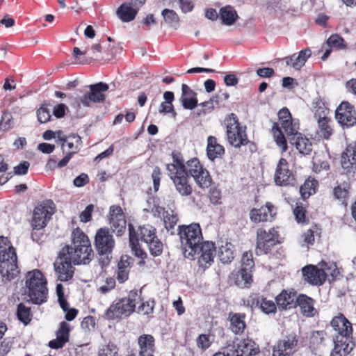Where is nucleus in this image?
I'll list each match as a JSON object with an SVG mask.
<instances>
[{"instance_id": "obj_1", "label": "nucleus", "mask_w": 356, "mask_h": 356, "mask_svg": "<svg viewBox=\"0 0 356 356\" xmlns=\"http://www.w3.org/2000/svg\"><path fill=\"white\" fill-rule=\"evenodd\" d=\"M172 162L167 164L166 170L177 192L181 196H189L193 193L190 177L184 164V160L179 152L172 153Z\"/></svg>"}, {"instance_id": "obj_2", "label": "nucleus", "mask_w": 356, "mask_h": 356, "mask_svg": "<svg viewBox=\"0 0 356 356\" xmlns=\"http://www.w3.org/2000/svg\"><path fill=\"white\" fill-rule=\"evenodd\" d=\"M16 249L8 237L0 236V274L3 280L11 281L20 273Z\"/></svg>"}, {"instance_id": "obj_3", "label": "nucleus", "mask_w": 356, "mask_h": 356, "mask_svg": "<svg viewBox=\"0 0 356 356\" xmlns=\"http://www.w3.org/2000/svg\"><path fill=\"white\" fill-rule=\"evenodd\" d=\"M279 122H274L272 126V134L277 145L284 152L288 149L286 138L282 131V129L287 135L291 138L297 134L299 130V123L294 121L289 108L284 107L278 112Z\"/></svg>"}, {"instance_id": "obj_4", "label": "nucleus", "mask_w": 356, "mask_h": 356, "mask_svg": "<svg viewBox=\"0 0 356 356\" xmlns=\"http://www.w3.org/2000/svg\"><path fill=\"white\" fill-rule=\"evenodd\" d=\"M71 238L72 245L67 246L70 248L74 264H89L94 257V252L88 236L79 227H76L73 229Z\"/></svg>"}, {"instance_id": "obj_5", "label": "nucleus", "mask_w": 356, "mask_h": 356, "mask_svg": "<svg viewBox=\"0 0 356 356\" xmlns=\"http://www.w3.org/2000/svg\"><path fill=\"white\" fill-rule=\"evenodd\" d=\"M25 286L27 295L33 304L42 305L47 301V281L40 270L34 269L26 273Z\"/></svg>"}, {"instance_id": "obj_6", "label": "nucleus", "mask_w": 356, "mask_h": 356, "mask_svg": "<svg viewBox=\"0 0 356 356\" xmlns=\"http://www.w3.org/2000/svg\"><path fill=\"white\" fill-rule=\"evenodd\" d=\"M138 300H142L137 290H131L127 296L120 298L111 303L104 314L108 321L122 320L129 317L135 312Z\"/></svg>"}, {"instance_id": "obj_7", "label": "nucleus", "mask_w": 356, "mask_h": 356, "mask_svg": "<svg viewBox=\"0 0 356 356\" xmlns=\"http://www.w3.org/2000/svg\"><path fill=\"white\" fill-rule=\"evenodd\" d=\"M95 249L99 255V262L102 268L109 264L115 241L110 229L101 227L97 229L94 240Z\"/></svg>"}, {"instance_id": "obj_8", "label": "nucleus", "mask_w": 356, "mask_h": 356, "mask_svg": "<svg viewBox=\"0 0 356 356\" xmlns=\"http://www.w3.org/2000/svg\"><path fill=\"white\" fill-rule=\"evenodd\" d=\"M184 257L203 241L202 229L198 223L179 225L177 229Z\"/></svg>"}, {"instance_id": "obj_9", "label": "nucleus", "mask_w": 356, "mask_h": 356, "mask_svg": "<svg viewBox=\"0 0 356 356\" xmlns=\"http://www.w3.org/2000/svg\"><path fill=\"white\" fill-rule=\"evenodd\" d=\"M74 260L70 254V248L64 246L58 252L54 262V268L58 280L67 282L71 280L74 274Z\"/></svg>"}, {"instance_id": "obj_10", "label": "nucleus", "mask_w": 356, "mask_h": 356, "mask_svg": "<svg viewBox=\"0 0 356 356\" xmlns=\"http://www.w3.org/2000/svg\"><path fill=\"white\" fill-rule=\"evenodd\" d=\"M226 135L228 143L235 148H240L246 141V127L242 126L237 115L229 114L225 120Z\"/></svg>"}, {"instance_id": "obj_11", "label": "nucleus", "mask_w": 356, "mask_h": 356, "mask_svg": "<svg viewBox=\"0 0 356 356\" xmlns=\"http://www.w3.org/2000/svg\"><path fill=\"white\" fill-rule=\"evenodd\" d=\"M216 254V248L215 243L211 241H202L197 245V248L193 249L191 254L189 252L186 254L185 257L194 259L197 255L199 268L205 270L213 263Z\"/></svg>"}, {"instance_id": "obj_12", "label": "nucleus", "mask_w": 356, "mask_h": 356, "mask_svg": "<svg viewBox=\"0 0 356 356\" xmlns=\"http://www.w3.org/2000/svg\"><path fill=\"white\" fill-rule=\"evenodd\" d=\"M300 337L291 332L279 339L272 348V356H293L299 349Z\"/></svg>"}, {"instance_id": "obj_13", "label": "nucleus", "mask_w": 356, "mask_h": 356, "mask_svg": "<svg viewBox=\"0 0 356 356\" xmlns=\"http://www.w3.org/2000/svg\"><path fill=\"white\" fill-rule=\"evenodd\" d=\"M273 180L276 186L281 187L293 186L296 184V174L290 168L289 163L284 158H280L277 163Z\"/></svg>"}, {"instance_id": "obj_14", "label": "nucleus", "mask_w": 356, "mask_h": 356, "mask_svg": "<svg viewBox=\"0 0 356 356\" xmlns=\"http://www.w3.org/2000/svg\"><path fill=\"white\" fill-rule=\"evenodd\" d=\"M55 207L50 200L39 202L35 207L31 219V226L44 228L54 213Z\"/></svg>"}, {"instance_id": "obj_15", "label": "nucleus", "mask_w": 356, "mask_h": 356, "mask_svg": "<svg viewBox=\"0 0 356 356\" xmlns=\"http://www.w3.org/2000/svg\"><path fill=\"white\" fill-rule=\"evenodd\" d=\"M335 118L343 128H350L356 125V110L348 101H343L335 110Z\"/></svg>"}, {"instance_id": "obj_16", "label": "nucleus", "mask_w": 356, "mask_h": 356, "mask_svg": "<svg viewBox=\"0 0 356 356\" xmlns=\"http://www.w3.org/2000/svg\"><path fill=\"white\" fill-rule=\"evenodd\" d=\"M90 92L80 97V103L86 107H90L92 103H102L106 99L104 92L109 87L107 83L99 82L89 86Z\"/></svg>"}, {"instance_id": "obj_17", "label": "nucleus", "mask_w": 356, "mask_h": 356, "mask_svg": "<svg viewBox=\"0 0 356 356\" xmlns=\"http://www.w3.org/2000/svg\"><path fill=\"white\" fill-rule=\"evenodd\" d=\"M277 213V207L270 202H266L259 208H252L249 213L251 222L261 223L272 222L275 220Z\"/></svg>"}, {"instance_id": "obj_18", "label": "nucleus", "mask_w": 356, "mask_h": 356, "mask_svg": "<svg viewBox=\"0 0 356 356\" xmlns=\"http://www.w3.org/2000/svg\"><path fill=\"white\" fill-rule=\"evenodd\" d=\"M341 166L343 173L353 176L356 171V142L348 143L341 154Z\"/></svg>"}, {"instance_id": "obj_19", "label": "nucleus", "mask_w": 356, "mask_h": 356, "mask_svg": "<svg viewBox=\"0 0 356 356\" xmlns=\"http://www.w3.org/2000/svg\"><path fill=\"white\" fill-rule=\"evenodd\" d=\"M108 218L112 232L117 236H122L126 230L127 220L121 207L111 206Z\"/></svg>"}, {"instance_id": "obj_20", "label": "nucleus", "mask_w": 356, "mask_h": 356, "mask_svg": "<svg viewBox=\"0 0 356 356\" xmlns=\"http://www.w3.org/2000/svg\"><path fill=\"white\" fill-rule=\"evenodd\" d=\"M334 348L330 356H346L351 353L355 344L353 334L333 335Z\"/></svg>"}, {"instance_id": "obj_21", "label": "nucleus", "mask_w": 356, "mask_h": 356, "mask_svg": "<svg viewBox=\"0 0 356 356\" xmlns=\"http://www.w3.org/2000/svg\"><path fill=\"white\" fill-rule=\"evenodd\" d=\"M154 217L162 218L165 228L168 231L174 229L179 221L177 213L172 209L166 210L164 207L154 204L152 208Z\"/></svg>"}, {"instance_id": "obj_22", "label": "nucleus", "mask_w": 356, "mask_h": 356, "mask_svg": "<svg viewBox=\"0 0 356 356\" xmlns=\"http://www.w3.org/2000/svg\"><path fill=\"white\" fill-rule=\"evenodd\" d=\"M302 272L304 280L312 285H322L327 278L325 270L314 265L303 267Z\"/></svg>"}, {"instance_id": "obj_23", "label": "nucleus", "mask_w": 356, "mask_h": 356, "mask_svg": "<svg viewBox=\"0 0 356 356\" xmlns=\"http://www.w3.org/2000/svg\"><path fill=\"white\" fill-rule=\"evenodd\" d=\"M298 296L294 290L283 289L275 297V302L280 311L293 309L297 307Z\"/></svg>"}, {"instance_id": "obj_24", "label": "nucleus", "mask_w": 356, "mask_h": 356, "mask_svg": "<svg viewBox=\"0 0 356 356\" xmlns=\"http://www.w3.org/2000/svg\"><path fill=\"white\" fill-rule=\"evenodd\" d=\"M330 325L334 331V335L353 334L352 323L342 314L334 316L330 322Z\"/></svg>"}, {"instance_id": "obj_25", "label": "nucleus", "mask_w": 356, "mask_h": 356, "mask_svg": "<svg viewBox=\"0 0 356 356\" xmlns=\"http://www.w3.org/2000/svg\"><path fill=\"white\" fill-rule=\"evenodd\" d=\"M245 318L246 314L245 313H229V329L234 334L241 335L244 333L247 327Z\"/></svg>"}, {"instance_id": "obj_26", "label": "nucleus", "mask_w": 356, "mask_h": 356, "mask_svg": "<svg viewBox=\"0 0 356 356\" xmlns=\"http://www.w3.org/2000/svg\"><path fill=\"white\" fill-rule=\"evenodd\" d=\"M70 331V325L65 321L61 322L56 332V339L50 341L49 346L54 349L62 348L69 341Z\"/></svg>"}, {"instance_id": "obj_27", "label": "nucleus", "mask_w": 356, "mask_h": 356, "mask_svg": "<svg viewBox=\"0 0 356 356\" xmlns=\"http://www.w3.org/2000/svg\"><path fill=\"white\" fill-rule=\"evenodd\" d=\"M129 230V246L134 254L138 258L145 259L147 254L146 252L141 248L139 243V238L138 237V232H136L134 226L132 223L128 224Z\"/></svg>"}, {"instance_id": "obj_28", "label": "nucleus", "mask_w": 356, "mask_h": 356, "mask_svg": "<svg viewBox=\"0 0 356 356\" xmlns=\"http://www.w3.org/2000/svg\"><path fill=\"white\" fill-rule=\"evenodd\" d=\"M312 51L309 49L301 50L298 54H293L284 58L286 64L295 70H300L305 64L307 60L311 56Z\"/></svg>"}, {"instance_id": "obj_29", "label": "nucleus", "mask_w": 356, "mask_h": 356, "mask_svg": "<svg viewBox=\"0 0 356 356\" xmlns=\"http://www.w3.org/2000/svg\"><path fill=\"white\" fill-rule=\"evenodd\" d=\"M155 340L151 334H142L138 339L139 356H154L155 351Z\"/></svg>"}, {"instance_id": "obj_30", "label": "nucleus", "mask_w": 356, "mask_h": 356, "mask_svg": "<svg viewBox=\"0 0 356 356\" xmlns=\"http://www.w3.org/2000/svg\"><path fill=\"white\" fill-rule=\"evenodd\" d=\"M224 147L218 143L215 136H209L207 138V154L211 161L220 158L225 154Z\"/></svg>"}, {"instance_id": "obj_31", "label": "nucleus", "mask_w": 356, "mask_h": 356, "mask_svg": "<svg viewBox=\"0 0 356 356\" xmlns=\"http://www.w3.org/2000/svg\"><path fill=\"white\" fill-rule=\"evenodd\" d=\"M182 106L185 109L192 110L197 105V94L187 84L181 85Z\"/></svg>"}, {"instance_id": "obj_32", "label": "nucleus", "mask_w": 356, "mask_h": 356, "mask_svg": "<svg viewBox=\"0 0 356 356\" xmlns=\"http://www.w3.org/2000/svg\"><path fill=\"white\" fill-rule=\"evenodd\" d=\"M316 134L323 139L329 140L334 132L333 122L330 118L323 117L317 120Z\"/></svg>"}, {"instance_id": "obj_33", "label": "nucleus", "mask_w": 356, "mask_h": 356, "mask_svg": "<svg viewBox=\"0 0 356 356\" xmlns=\"http://www.w3.org/2000/svg\"><path fill=\"white\" fill-rule=\"evenodd\" d=\"M290 143L295 145L297 150L304 155L309 154L312 150V143L300 132L289 138Z\"/></svg>"}, {"instance_id": "obj_34", "label": "nucleus", "mask_w": 356, "mask_h": 356, "mask_svg": "<svg viewBox=\"0 0 356 356\" xmlns=\"http://www.w3.org/2000/svg\"><path fill=\"white\" fill-rule=\"evenodd\" d=\"M132 258L127 255H122L118 264L117 280L119 283H124L129 279Z\"/></svg>"}, {"instance_id": "obj_35", "label": "nucleus", "mask_w": 356, "mask_h": 356, "mask_svg": "<svg viewBox=\"0 0 356 356\" xmlns=\"http://www.w3.org/2000/svg\"><path fill=\"white\" fill-rule=\"evenodd\" d=\"M251 302L252 305L259 307L265 314L275 313L277 311V304L273 300H268L263 296L254 295V296L251 297Z\"/></svg>"}, {"instance_id": "obj_36", "label": "nucleus", "mask_w": 356, "mask_h": 356, "mask_svg": "<svg viewBox=\"0 0 356 356\" xmlns=\"http://www.w3.org/2000/svg\"><path fill=\"white\" fill-rule=\"evenodd\" d=\"M138 10L129 3H123L118 8L116 13L122 22H129L135 19Z\"/></svg>"}, {"instance_id": "obj_37", "label": "nucleus", "mask_w": 356, "mask_h": 356, "mask_svg": "<svg viewBox=\"0 0 356 356\" xmlns=\"http://www.w3.org/2000/svg\"><path fill=\"white\" fill-rule=\"evenodd\" d=\"M297 306L300 307L304 316L308 317L314 316L315 309L314 307V300L312 298L305 294L299 295L298 296Z\"/></svg>"}, {"instance_id": "obj_38", "label": "nucleus", "mask_w": 356, "mask_h": 356, "mask_svg": "<svg viewBox=\"0 0 356 356\" xmlns=\"http://www.w3.org/2000/svg\"><path fill=\"white\" fill-rule=\"evenodd\" d=\"M240 350L241 356H252L259 353V348L251 339H244L237 344Z\"/></svg>"}, {"instance_id": "obj_39", "label": "nucleus", "mask_w": 356, "mask_h": 356, "mask_svg": "<svg viewBox=\"0 0 356 356\" xmlns=\"http://www.w3.org/2000/svg\"><path fill=\"white\" fill-rule=\"evenodd\" d=\"M191 177L197 185L201 188H208L212 184V178L209 172L203 167L200 168L197 172L192 175Z\"/></svg>"}, {"instance_id": "obj_40", "label": "nucleus", "mask_w": 356, "mask_h": 356, "mask_svg": "<svg viewBox=\"0 0 356 356\" xmlns=\"http://www.w3.org/2000/svg\"><path fill=\"white\" fill-rule=\"evenodd\" d=\"M318 187V181L314 178L309 177L300 188V193L302 197L304 200L309 198V196L316 193Z\"/></svg>"}, {"instance_id": "obj_41", "label": "nucleus", "mask_w": 356, "mask_h": 356, "mask_svg": "<svg viewBox=\"0 0 356 356\" xmlns=\"http://www.w3.org/2000/svg\"><path fill=\"white\" fill-rule=\"evenodd\" d=\"M136 232H138V237L140 236V239L145 243L157 237L156 229L149 224L140 225Z\"/></svg>"}, {"instance_id": "obj_42", "label": "nucleus", "mask_w": 356, "mask_h": 356, "mask_svg": "<svg viewBox=\"0 0 356 356\" xmlns=\"http://www.w3.org/2000/svg\"><path fill=\"white\" fill-rule=\"evenodd\" d=\"M220 18L223 24L230 26L235 23L238 15L232 6H226L220 8Z\"/></svg>"}, {"instance_id": "obj_43", "label": "nucleus", "mask_w": 356, "mask_h": 356, "mask_svg": "<svg viewBox=\"0 0 356 356\" xmlns=\"http://www.w3.org/2000/svg\"><path fill=\"white\" fill-rule=\"evenodd\" d=\"M293 213L298 223L307 225L309 222V218L307 216V211L305 206L302 202H298L293 209Z\"/></svg>"}, {"instance_id": "obj_44", "label": "nucleus", "mask_w": 356, "mask_h": 356, "mask_svg": "<svg viewBox=\"0 0 356 356\" xmlns=\"http://www.w3.org/2000/svg\"><path fill=\"white\" fill-rule=\"evenodd\" d=\"M16 316L19 321L27 325L31 321L33 316L31 307L22 302L19 303L17 307Z\"/></svg>"}, {"instance_id": "obj_45", "label": "nucleus", "mask_w": 356, "mask_h": 356, "mask_svg": "<svg viewBox=\"0 0 356 356\" xmlns=\"http://www.w3.org/2000/svg\"><path fill=\"white\" fill-rule=\"evenodd\" d=\"M252 269L241 268L237 273L236 284L241 287H248L252 282Z\"/></svg>"}, {"instance_id": "obj_46", "label": "nucleus", "mask_w": 356, "mask_h": 356, "mask_svg": "<svg viewBox=\"0 0 356 356\" xmlns=\"http://www.w3.org/2000/svg\"><path fill=\"white\" fill-rule=\"evenodd\" d=\"M278 243L280 241H268L266 238H261L259 241H257L256 254L258 255L268 254Z\"/></svg>"}, {"instance_id": "obj_47", "label": "nucleus", "mask_w": 356, "mask_h": 356, "mask_svg": "<svg viewBox=\"0 0 356 356\" xmlns=\"http://www.w3.org/2000/svg\"><path fill=\"white\" fill-rule=\"evenodd\" d=\"M280 234L275 228H271L266 232L263 228H259L257 231V241H259L261 238H266V241H280Z\"/></svg>"}, {"instance_id": "obj_48", "label": "nucleus", "mask_w": 356, "mask_h": 356, "mask_svg": "<svg viewBox=\"0 0 356 356\" xmlns=\"http://www.w3.org/2000/svg\"><path fill=\"white\" fill-rule=\"evenodd\" d=\"M146 244L148 246L149 253L153 257L160 256L163 253V243L158 236L147 242Z\"/></svg>"}, {"instance_id": "obj_49", "label": "nucleus", "mask_w": 356, "mask_h": 356, "mask_svg": "<svg viewBox=\"0 0 356 356\" xmlns=\"http://www.w3.org/2000/svg\"><path fill=\"white\" fill-rule=\"evenodd\" d=\"M165 23L171 26H176L179 22V17L177 13L173 10L163 9L161 13Z\"/></svg>"}, {"instance_id": "obj_50", "label": "nucleus", "mask_w": 356, "mask_h": 356, "mask_svg": "<svg viewBox=\"0 0 356 356\" xmlns=\"http://www.w3.org/2000/svg\"><path fill=\"white\" fill-rule=\"evenodd\" d=\"M321 229L317 225H313L310 229L304 232L303 241L307 245H313L315 241V236L320 235Z\"/></svg>"}, {"instance_id": "obj_51", "label": "nucleus", "mask_w": 356, "mask_h": 356, "mask_svg": "<svg viewBox=\"0 0 356 356\" xmlns=\"http://www.w3.org/2000/svg\"><path fill=\"white\" fill-rule=\"evenodd\" d=\"M326 44L330 47H335L337 49H343L346 48V44L344 39L338 34L331 35L327 40Z\"/></svg>"}, {"instance_id": "obj_52", "label": "nucleus", "mask_w": 356, "mask_h": 356, "mask_svg": "<svg viewBox=\"0 0 356 356\" xmlns=\"http://www.w3.org/2000/svg\"><path fill=\"white\" fill-rule=\"evenodd\" d=\"M313 112L314 118L318 120L319 118L327 117V108L325 103L321 99H316L313 104Z\"/></svg>"}, {"instance_id": "obj_53", "label": "nucleus", "mask_w": 356, "mask_h": 356, "mask_svg": "<svg viewBox=\"0 0 356 356\" xmlns=\"http://www.w3.org/2000/svg\"><path fill=\"white\" fill-rule=\"evenodd\" d=\"M156 302L153 298H150L146 301H142L138 306L137 312L144 315L152 314L154 312Z\"/></svg>"}, {"instance_id": "obj_54", "label": "nucleus", "mask_w": 356, "mask_h": 356, "mask_svg": "<svg viewBox=\"0 0 356 356\" xmlns=\"http://www.w3.org/2000/svg\"><path fill=\"white\" fill-rule=\"evenodd\" d=\"M218 257L223 264L230 263L234 258V252L231 248L225 246H221L219 249Z\"/></svg>"}, {"instance_id": "obj_55", "label": "nucleus", "mask_w": 356, "mask_h": 356, "mask_svg": "<svg viewBox=\"0 0 356 356\" xmlns=\"http://www.w3.org/2000/svg\"><path fill=\"white\" fill-rule=\"evenodd\" d=\"M211 343L212 341L210 334H200L196 339L197 347L202 352L207 350L211 346Z\"/></svg>"}, {"instance_id": "obj_56", "label": "nucleus", "mask_w": 356, "mask_h": 356, "mask_svg": "<svg viewBox=\"0 0 356 356\" xmlns=\"http://www.w3.org/2000/svg\"><path fill=\"white\" fill-rule=\"evenodd\" d=\"M98 356H118V348L114 343H108L99 348Z\"/></svg>"}, {"instance_id": "obj_57", "label": "nucleus", "mask_w": 356, "mask_h": 356, "mask_svg": "<svg viewBox=\"0 0 356 356\" xmlns=\"http://www.w3.org/2000/svg\"><path fill=\"white\" fill-rule=\"evenodd\" d=\"M13 116L10 113L4 111L0 120V131H6L13 127Z\"/></svg>"}, {"instance_id": "obj_58", "label": "nucleus", "mask_w": 356, "mask_h": 356, "mask_svg": "<svg viewBox=\"0 0 356 356\" xmlns=\"http://www.w3.org/2000/svg\"><path fill=\"white\" fill-rule=\"evenodd\" d=\"M185 165L189 177L195 174V172H197L200 168L203 167L202 164L197 158L188 160Z\"/></svg>"}, {"instance_id": "obj_59", "label": "nucleus", "mask_w": 356, "mask_h": 356, "mask_svg": "<svg viewBox=\"0 0 356 356\" xmlns=\"http://www.w3.org/2000/svg\"><path fill=\"white\" fill-rule=\"evenodd\" d=\"M241 267L248 270L254 268V262L253 260V254L251 251H245L243 252L241 258Z\"/></svg>"}, {"instance_id": "obj_60", "label": "nucleus", "mask_w": 356, "mask_h": 356, "mask_svg": "<svg viewBox=\"0 0 356 356\" xmlns=\"http://www.w3.org/2000/svg\"><path fill=\"white\" fill-rule=\"evenodd\" d=\"M56 294L58 296V301L62 309L65 311L67 306L68 302L64 296V289L61 284H58L56 286Z\"/></svg>"}, {"instance_id": "obj_61", "label": "nucleus", "mask_w": 356, "mask_h": 356, "mask_svg": "<svg viewBox=\"0 0 356 356\" xmlns=\"http://www.w3.org/2000/svg\"><path fill=\"white\" fill-rule=\"evenodd\" d=\"M37 117L40 123L47 122L51 118L49 110L47 107L42 106L37 111Z\"/></svg>"}, {"instance_id": "obj_62", "label": "nucleus", "mask_w": 356, "mask_h": 356, "mask_svg": "<svg viewBox=\"0 0 356 356\" xmlns=\"http://www.w3.org/2000/svg\"><path fill=\"white\" fill-rule=\"evenodd\" d=\"M115 287V280L113 277H107L104 284L101 286L99 291L102 294H106L113 290Z\"/></svg>"}, {"instance_id": "obj_63", "label": "nucleus", "mask_w": 356, "mask_h": 356, "mask_svg": "<svg viewBox=\"0 0 356 356\" xmlns=\"http://www.w3.org/2000/svg\"><path fill=\"white\" fill-rule=\"evenodd\" d=\"M152 178L153 180V186L154 191H158L160 187V182L161 179V172L159 167L156 166L152 173Z\"/></svg>"}, {"instance_id": "obj_64", "label": "nucleus", "mask_w": 356, "mask_h": 356, "mask_svg": "<svg viewBox=\"0 0 356 356\" xmlns=\"http://www.w3.org/2000/svg\"><path fill=\"white\" fill-rule=\"evenodd\" d=\"M13 347V341L4 339L0 342V356H6Z\"/></svg>"}]
</instances>
